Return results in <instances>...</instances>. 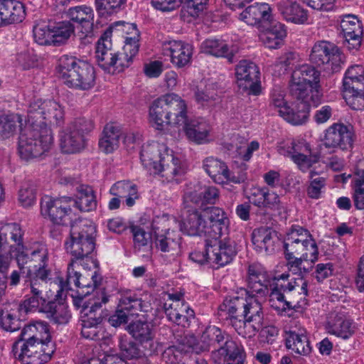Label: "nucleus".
Segmentation results:
<instances>
[{
    "label": "nucleus",
    "instance_id": "nucleus-34",
    "mask_svg": "<svg viewBox=\"0 0 364 364\" xmlns=\"http://www.w3.org/2000/svg\"><path fill=\"white\" fill-rule=\"evenodd\" d=\"M86 143V139L76 134L68 127L59 134V145L63 153L76 154L80 152L85 148Z\"/></svg>",
    "mask_w": 364,
    "mask_h": 364
},
{
    "label": "nucleus",
    "instance_id": "nucleus-14",
    "mask_svg": "<svg viewBox=\"0 0 364 364\" xmlns=\"http://www.w3.org/2000/svg\"><path fill=\"white\" fill-rule=\"evenodd\" d=\"M163 305L168 320L183 327H188L195 317L194 311L183 299L182 294H165Z\"/></svg>",
    "mask_w": 364,
    "mask_h": 364
},
{
    "label": "nucleus",
    "instance_id": "nucleus-26",
    "mask_svg": "<svg viewBox=\"0 0 364 364\" xmlns=\"http://www.w3.org/2000/svg\"><path fill=\"white\" fill-rule=\"evenodd\" d=\"M203 168L210 177L215 181L218 176L219 180L230 182H245L247 179L246 173H242L237 177L231 176V173L226 164L214 157H208L203 161Z\"/></svg>",
    "mask_w": 364,
    "mask_h": 364
},
{
    "label": "nucleus",
    "instance_id": "nucleus-31",
    "mask_svg": "<svg viewBox=\"0 0 364 364\" xmlns=\"http://www.w3.org/2000/svg\"><path fill=\"white\" fill-rule=\"evenodd\" d=\"M246 302L247 296L226 297L219 306V314L221 316H225L231 326L233 323V320H241L244 316Z\"/></svg>",
    "mask_w": 364,
    "mask_h": 364
},
{
    "label": "nucleus",
    "instance_id": "nucleus-40",
    "mask_svg": "<svg viewBox=\"0 0 364 364\" xmlns=\"http://www.w3.org/2000/svg\"><path fill=\"white\" fill-rule=\"evenodd\" d=\"M118 308L125 310L131 316L138 315L140 311H145L146 304L141 297L129 289L120 290L118 292Z\"/></svg>",
    "mask_w": 364,
    "mask_h": 364
},
{
    "label": "nucleus",
    "instance_id": "nucleus-23",
    "mask_svg": "<svg viewBox=\"0 0 364 364\" xmlns=\"http://www.w3.org/2000/svg\"><path fill=\"white\" fill-rule=\"evenodd\" d=\"M345 38V45L349 49H358L363 38V23L355 15L347 14L343 16L341 24Z\"/></svg>",
    "mask_w": 364,
    "mask_h": 364
},
{
    "label": "nucleus",
    "instance_id": "nucleus-58",
    "mask_svg": "<svg viewBox=\"0 0 364 364\" xmlns=\"http://www.w3.org/2000/svg\"><path fill=\"white\" fill-rule=\"evenodd\" d=\"M118 346L120 354L124 359H136L141 356L142 353L137 344L127 336L119 337Z\"/></svg>",
    "mask_w": 364,
    "mask_h": 364
},
{
    "label": "nucleus",
    "instance_id": "nucleus-61",
    "mask_svg": "<svg viewBox=\"0 0 364 364\" xmlns=\"http://www.w3.org/2000/svg\"><path fill=\"white\" fill-rule=\"evenodd\" d=\"M130 230L133 235L135 251L151 247V245H149L151 236L142 228L138 225H132Z\"/></svg>",
    "mask_w": 364,
    "mask_h": 364
},
{
    "label": "nucleus",
    "instance_id": "nucleus-11",
    "mask_svg": "<svg viewBox=\"0 0 364 364\" xmlns=\"http://www.w3.org/2000/svg\"><path fill=\"white\" fill-rule=\"evenodd\" d=\"M284 91L276 87L271 94L270 106L277 110L282 117L295 124H301L309 117L310 104L302 100H296L292 107H289L284 99Z\"/></svg>",
    "mask_w": 364,
    "mask_h": 364
},
{
    "label": "nucleus",
    "instance_id": "nucleus-52",
    "mask_svg": "<svg viewBox=\"0 0 364 364\" xmlns=\"http://www.w3.org/2000/svg\"><path fill=\"white\" fill-rule=\"evenodd\" d=\"M231 326L238 335L243 338H250L262 328L264 323L241 318V320H233V323Z\"/></svg>",
    "mask_w": 364,
    "mask_h": 364
},
{
    "label": "nucleus",
    "instance_id": "nucleus-59",
    "mask_svg": "<svg viewBox=\"0 0 364 364\" xmlns=\"http://www.w3.org/2000/svg\"><path fill=\"white\" fill-rule=\"evenodd\" d=\"M127 0H95L97 11L101 16H111L123 9Z\"/></svg>",
    "mask_w": 364,
    "mask_h": 364
},
{
    "label": "nucleus",
    "instance_id": "nucleus-4",
    "mask_svg": "<svg viewBox=\"0 0 364 364\" xmlns=\"http://www.w3.org/2000/svg\"><path fill=\"white\" fill-rule=\"evenodd\" d=\"M321 73L309 64L296 67L291 74L290 94L296 100L317 106L323 97Z\"/></svg>",
    "mask_w": 364,
    "mask_h": 364
},
{
    "label": "nucleus",
    "instance_id": "nucleus-62",
    "mask_svg": "<svg viewBox=\"0 0 364 364\" xmlns=\"http://www.w3.org/2000/svg\"><path fill=\"white\" fill-rule=\"evenodd\" d=\"M48 260L47 250L43 247L31 252V266L27 267V276L31 277L36 268L46 267Z\"/></svg>",
    "mask_w": 364,
    "mask_h": 364
},
{
    "label": "nucleus",
    "instance_id": "nucleus-28",
    "mask_svg": "<svg viewBox=\"0 0 364 364\" xmlns=\"http://www.w3.org/2000/svg\"><path fill=\"white\" fill-rule=\"evenodd\" d=\"M26 17L24 4L17 0H0V26L21 22Z\"/></svg>",
    "mask_w": 364,
    "mask_h": 364
},
{
    "label": "nucleus",
    "instance_id": "nucleus-60",
    "mask_svg": "<svg viewBox=\"0 0 364 364\" xmlns=\"http://www.w3.org/2000/svg\"><path fill=\"white\" fill-rule=\"evenodd\" d=\"M228 232V221H221L216 223L208 224L206 222L203 235L207 237L206 242L212 240L213 242L221 240L223 235Z\"/></svg>",
    "mask_w": 364,
    "mask_h": 364
},
{
    "label": "nucleus",
    "instance_id": "nucleus-39",
    "mask_svg": "<svg viewBox=\"0 0 364 364\" xmlns=\"http://www.w3.org/2000/svg\"><path fill=\"white\" fill-rule=\"evenodd\" d=\"M343 92L356 93L364 92V67L360 65L349 68L343 77Z\"/></svg>",
    "mask_w": 364,
    "mask_h": 364
},
{
    "label": "nucleus",
    "instance_id": "nucleus-47",
    "mask_svg": "<svg viewBox=\"0 0 364 364\" xmlns=\"http://www.w3.org/2000/svg\"><path fill=\"white\" fill-rule=\"evenodd\" d=\"M21 125V115L0 112V139H6L14 136Z\"/></svg>",
    "mask_w": 364,
    "mask_h": 364
},
{
    "label": "nucleus",
    "instance_id": "nucleus-43",
    "mask_svg": "<svg viewBox=\"0 0 364 364\" xmlns=\"http://www.w3.org/2000/svg\"><path fill=\"white\" fill-rule=\"evenodd\" d=\"M76 207L82 212H89L96 209V195L92 186L87 183H78L75 195Z\"/></svg>",
    "mask_w": 364,
    "mask_h": 364
},
{
    "label": "nucleus",
    "instance_id": "nucleus-48",
    "mask_svg": "<svg viewBox=\"0 0 364 364\" xmlns=\"http://www.w3.org/2000/svg\"><path fill=\"white\" fill-rule=\"evenodd\" d=\"M219 191L215 186H207L199 193L197 192H190L185 195V198L187 200L201 208L208 204H215L219 199Z\"/></svg>",
    "mask_w": 364,
    "mask_h": 364
},
{
    "label": "nucleus",
    "instance_id": "nucleus-55",
    "mask_svg": "<svg viewBox=\"0 0 364 364\" xmlns=\"http://www.w3.org/2000/svg\"><path fill=\"white\" fill-rule=\"evenodd\" d=\"M109 301V296L104 290H97L92 298L87 302L83 304V311L85 316H94L98 315L97 311L101 309L102 304Z\"/></svg>",
    "mask_w": 364,
    "mask_h": 364
},
{
    "label": "nucleus",
    "instance_id": "nucleus-57",
    "mask_svg": "<svg viewBox=\"0 0 364 364\" xmlns=\"http://www.w3.org/2000/svg\"><path fill=\"white\" fill-rule=\"evenodd\" d=\"M246 304L242 318L264 323V314L262 305L258 299L253 296H247Z\"/></svg>",
    "mask_w": 364,
    "mask_h": 364
},
{
    "label": "nucleus",
    "instance_id": "nucleus-6",
    "mask_svg": "<svg viewBox=\"0 0 364 364\" xmlns=\"http://www.w3.org/2000/svg\"><path fill=\"white\" fill-rule=\"evenodd\" d=\"M187 105L179 95L170 93L155 100L149 109V115L153 127L158 130L171 123L177 126L184 123Z\"/></svg>",
    "mask_w": 364,
    "mask_h": 364
},
{
    "label": "nucleus",
    "instance_id": "nucleus-45",
    "mask_svg": "<svg viewBox=\"0 0 364 364\" xmlns=\"http://www.w3.org/2000/svg\"><path fill=\"white\" fill-rule=\"evenodd\" d=\"M326 328L329 333L343 339L350 338L354 333L352 323L346 320L342 314L335 312L331 314Z\"/></svg>",
    "mask_w": 364,
    "mask_h": 364
},
{
    "label": "nucleus",
    "instance_id": "nucleus-63",
    "mask_svg": "<svg viewBox=\"0 0 364 364\" xmlns=\"http://www.w3.org/2000/svg\"><path fill=\"white\" fill-rule=\"evenodd\" d=\"M267 187H260L257 183H245L244 193L249 200L256 206L262 204Z\"/></svg>",
    "mask_w": 364,
    "mask_h": 364
},
{
    "label": "nucleus",
    "instance_id": "nucleus-36",
    "mask_svg": "<svg viewBox=\"0 0 364 364\" xmlns=\"http://www.w3.org/2000/svg\"><path fill=\"white\" fill-rule=\"evenodd\" d=\"M128 332L141 346H153L155 331L153 325L147 321H137L128 326Z\"/></svg>",
    "mask_w": 364,
    "mask_h": 364
},
{
    "label": "nucleus",
    "instance_id": "nucleus-19",
    "mask_svg": "<svg viewBox=\"0 0 364 364\" xmlns=\"http://www.w3.org/2000/svg\"><path fill=\"white\" fill-rule=\"evenodd\" d=\"M154 244L160 255L167 262L174 260L181 252V238L173 231L166 230L164 233L154 232Z\"/></svg>",
    "mask_w": 364,
    "mask_h": 364
},
{
    "label": "nucleus",
    "instance_id": "nucleus-29",
    "mask_svg": "<svg viewBox=\"0 0 364 364\" xmlns=\"http://www.w3.org/2000/svg\"><path fill=\"white\" fill-rule=\"evenodd\" d=\"M272 9L268 4L255 3L247 7L240 14V19L251 26H263L272 20Z\"/></svg>",
    "mask_w": 364,
    "mask_h": 364
},
{
    "label": "nucleus",
    "instance_id": "nucleus-9",
    "mask_svg": "<svg viewBox=\"0 0 364 364\" xmlns=\"http://www.w3.org/2000/svg\"><path fill=\"white\" fill-rule=\"evenodd\" d=\"M92 264V266H94ZM92 264L87 265L85 262H78L77 260H70L68 265L67 279L64 282L59 280V289L57 291L56 296H61L64 291L71 289L70 283L73 282L78 288L77 296L80 299L89 295L101 284L102 277L96 271L90 270Z\"/></svg>",
    "mask_w": 364,
    "mask_h": 364
},
{
    "label": "nucleus",
    "instance_id": "nucleus-38",
    "mask_svg": "<svg viewBox=\"0 0 364 364\" xmlns=\"http://www.w3.org/2000/svg\"><path fill=\"white\" fill-rule=\"evenodd\" d=\"M284 248L285 256H300L306 259H318V249L314 240H309L306 243H284Z\"/></svg>",
    "mask_w": 364,
    "mask_h": 364
},
{
    "label": "nucleus",
    "instance_id": "nucleus-8",
    "mask_svg": "<svg viewBox=\"0 0 364 364\" xmlns=\"http://www.w3.org/2000/svg\"><path fill=\"white\" fill-rule=\"evenodd\" d=\"M53 145V136L49 127L39 128L27 121L24 129H21L18 137V153L25 160L40 157L48 152Z\"/></svg>",
    "mask_w": 364,
    "mask_h": 364
},
{
    "label": "nucleus",
    "instance_id": "nucleus-41",
    "mask_svg": "<svg viewBox=\"0 0 364 364\" xmlns=\"http://www.w3.org/2000/svg\"><path fill=\"white\" fill-rule=\"evenodd\" d=\"M20 339L36 343L52 342L48 323L41 321L24 326Z\"/></svg>",
    "mask_w": 364,
    "mask_h": 364
},
{
    "label": "nucleus",
    "instance_id": "nucleus-30",
    "mask_svg": "<svg viewBox=\"0 0 364 364\" xmlns=\"http://www.w3.org/2000/svg\"><path fill=\"white\" fill-rule=\"evenodd\" d=\"M178 127H182L186 135L191 141L197 144L205 143L208 141L210 125L202 119H190L187 113L186 114V120L184 123L179 124Z\"/></svg>",
    "mask_w": 364,
    "mask_h": 364
},
{
    "label": "nucleus",
    "instance_id": "nucleus-22",
    "mask_svg": "<svg viewBox=\"0 0 364 364\" xmlns=\"http://www.w3.org/2000/svg\"><path fill=\"white\" fill-rule=\"evenodd\" d=\"M353 142L352 129L343 124H334L326 130L324 138L326 147L346 150L352 147Z\"/></svg>",
    "mask_w": 364,
    "mask_h": 364
},
{
    "label": "nucleus",
    "instance_id": "nucleus-35",
    "mask_svg": "<svg viewBox=\"0 0 364 364\" xmlns=\"http://www.w3.org/2000/svg\"><path fill=\"white\" fill-rule=\"evenodd\" d=\"M277 6L280 14L287 21L302 24L308 19L307 11L296 1L281 0Z\"/></svg>",
    "mask_w": 364,
    "mask_h": 364
},
{
    "label": "nucleus",
    "instance_id": "nucleus-18",
    "mask_svg": "<svg viewBox=\"0 0 364 364\" xmlns=\"http://www.w3.org/2000/svg\"><path fill=\"white\" fill-rule=\"evenodd\" d=\"M218 350H212L210 359L214 364H243L246 353L243 346L231 337Z\"/></svg>",
    "mask_w": 364,
    "mask_h": 364
},
{
    "label": "nucleus",
    "instance_id": "nucleus-24",
    "mask_svg": "<svg viewBox=\"0 0 364 364\" xmlns=\"http://www.w3.org/2000/svg\"><path fill=\"white\" fill-rule=\"evenodd\" d=\"M23 232L20 225L13 223L0 225V253L11 255L16 247H22Z\"/></svg>",
    "mask_w": 364,
    "mask_h": 364
},
{
    "label": "nucleus",
    "instance_id": "nucleus-37",
    "mask_svg": "<svg viewBox=\"0 0 364 364\" xmlns=\"http://www.w3.org/2000/svg\"><path fill=\"white\" fill-rule=\"evenodd\" d=\"M286 346L296 354L306 356L311 352V346L306 331H289L286 332Z\"/></svg>",
    "mask_w": 364,
    "mask_h": 364
},
{
    "label": "nucleus",
    "instance_id": "nucleus-12",
    "mask_svg": "<svg viewBox=\"0 0 364 364\" xmlns=\"http://www.w3.org/2000/svg\"><path fill=\"white\" fill-rule=\"evenodd\" d=\"M53 342L36 343L19 339L12 348V352L23 364H42L50 360L55 352Z\"/></svg>",
    "mask_w": 364,
    "mask_h": 364
},
{
    "label": "nucleus",
    "instance_id": "nucleus-42",
    "mask_svg": "<svg viewBox=\"0 0 364 364\" xmlns=\"http://www.w3.org/2000/svg\"><path fill=\"white\" fill-rule=\"evenodd\" d=\"M43 312L50 322L55 324H65L71 318L67 304L58 299L48 301L43 307Z\"/></svg>",
    "mask_w": 364,
    "mask_h": 364
},
{
    "label": "nucleus",
    "instance_id": "nucleus-3",
    "mask_svg": "<svg viewBox=\"0 0 364 364\" xmlns=\"http://www.w3.org/2000/svg\"><path fill=\"white\" fill-rule=\"evenodd\" d=\"M164 144L152 143L144 145L140 152L142 164L153 174H161L166 179L175 178L176 181L186 172V168L181 166L180 160L176 158Z\"/></svg>",
    "mask_w": 364,
    "mask_h": 364
},
{
    "label": "nucleus",
    "instance_id": "nucleus-5",
    "mask_svg": "<svg viewBox=\"0 0 364 364\" xmlns=\"http://www.w3.org/2000/svg\"><path fill=\"white\" fill-rule=\"evenodd\" d=\"M95 226L87 220H76L71 225L70 240L65 243L66 250L73 257L71 260L85 262L87 267L94 264L91 255L95 249Z\"/></svg>",
    "mask_w": 364,
    "mask_h": 364
},
{
    "label": "nucleus",
    "instance_id": "nucleus-56",
    "mask_svg": "<svg viewBox=\"0 0 364 364\" xmlns=\"http://www.w3.org/2000/svg\"><path fill=\"white\" fill-rule=\"evenodd\" d=\"M289 271L299 274L300 277L309 272L316 260L303 259L300 256H285Z\"/></svg>",
    "mask_w": 364,
    "mask_h": 364
},
{
    "label": "nucleus",
    "instance_id": "nucleus-51",
    "mask_svg": "<svg viewBox=\"0 0 364 364\" xmlns=\"http://www.w3.org/2000/svg\"><path fill=\"white\" fill-rule=\"evenodd\" d=\"M22 312L16 308H11L8 309L7 307L3 309L0 314V325L4 330L7 331H16L21 328V320L19 314Z\"/></svg>",
    "mask_w": 364,
    "mask_h": 364
},
{
    "label": "nucleus",
    "instance_id": "nucleus-17",
    "mask_svg": "<svg viewBox=\"0 0 364 364\" xmlns=\"http://www.w3.org/2000/svg\"><path fill=\"white\" fill-rule=\"evenodd\" d=\"M72 200L73 198L68 196L46 198L41 202V213L44 217H48L54 224L64 225L72 212L70 205Z\"/></svg>",
    "mask_w": 364,
    "mask_h": 364
},
{
    "label": "nucleus",
    "instance_id": "nucleus-10",
    "mask_svg": "<svg viewBox=\"0 0 364 364\" xmlns=\"http://www.w3.org/2000/svg\"><path fill=\"white\" fill-rule=\"evenodd\" d=\"M27 121L39 128L60 127L65 121L63 107L54 100H35L29 105Z\"/></svg>",
    "mask_w": 364,
    "mask_h": 364
},
{
    "label": "nucleus",
    "instance_id": "nucleus-16",
    "mask_svg": "<svg viewBox=\"0 0 364 364\" xmlns=\"http://www.w3.org/2000/svg\"><path fill=\"white\" fill-rule=\"evenodd\" d=\"M238 87L255 95L260 93L259 71L257 65L250 60L240 61L235 68Z\"/></svg>",
    "mask_w": 364,
    "mask_h": 364
},
{
    "label": "nucleus",
    "instance_id": "nucleus-53",
    "mask_svg": "<svg viewBox=\"0 0 364 364\" xmlns=\"http://www.w3.org/2000/svg\"><path fill=\"white\" fill-rule=\"evenodd\" d=\"M196 102L203 107L213 106L219 99L217 91L213 85H207L197 87L194 92Z\"/></svg>",
    "mask_w": 364,
    "mask_h": 364
},
{
    "label": "nucleus",
    "instance_id": "nucleus-20",
    "mask_svg": "<svg viewBox=\"0 0 364 364\" xmlns=\"http://www.w3.org/2000/svg\"><path fill=\"white\" fill-rule=\"evenodd\" d=\"M237 251L234 241L225 237L219 241L212 240L207 242V255L209 262L215 263L218 267L229 264L236 255Z\"/></svg>",
    "mask_w": 364,
    "mask_h": 364
},
{
    "label": "nucleus",
    "instance_id": "nucleus-27",
    "mask_svg": "<svg viewBox=\"0 0 364 364\" xmlns=\"http://www.w3.org/2000/svg\"><path fill=\"white\" fill-rule=\"evenodd\" d=\"M252 241L256 249L259 251L264 250L267 254H272L280 243L277 232L265 226L253 230Z\"/></svg>",
    "mask_w": 364,
    "mask_h": 364
},
{
    "label": "nucleus",
    "instance_id": "nucleus-33",
    "mask_svg": "<svg viewBox=\"0 0 364 364\" xmlns=\"http://www.w3.org/2000/svg\"><path fill=\"white\" fill-rule=\"evenodd\" d=\"M164 46V50L170 53L171 63L177 68H183L190 63L193 54L191 45L173 41L166 43Z\"/></svg>",
    "mask_w": 364,
    "mask_h": 364
},
{
    "label": "nucleus",
    "instance_id": "nucleus-64",
    "mask_svg": "<svg viewBox=\"0 0 364 364\" xmlns=\"http://www.w3.org/2000/svg\"><path fill=\"white\" fill-rule=\"evenodd\" d=\"M68 127L78 135L82 136L84 139H86V136L94 129L95 124L91 119L79 117L75 119L69 124Z\"/></svg>",
    "mask_w": 364,
    "mask_h": 364
},
{
    "label": "nucleus",
    "instance_id": "nucleus-7",
    "mask_svg": "<svg viewBox=\"0 0 364 364\" xmlns=\"http://www.w3.org/2000/svg\"><path fill=\"white\" fill-rule=\"evenodd\" d=\"M57 69L59 77L69 87L89 90L95 84L94 67L75 57L68 55L61 56Z\"/></svg>",
    "mask_w": 364,
    "mask_h": 364
},
{
    "label": "nucleus",
    "instance_id": "nucleus-1",
    "mask_svg": "<svg viewBox=\"0 0 364 364\" xmlns=\"http://www.w3.org/2000/svg\"><path fill=\"white\" fill-rule=\"evenodd\" d=\"M112 28L106 29L96 45L95 58L100 68L109 73H120L128 68L138 53L139 44L136 38H127L122 50L113 46L111 37Z\"/></svg>",
    "mask_w": 364,
    "mask_h": 364
},
{
    "label": "nucleus",
    "instance_id": "nucleus-54",
    "mask_svg": "<svg viewBox=\"0 0 364 364\" xmlns=\"http://www.w3.org/2000/svg\"><path fill=\"white\" fill-rule=\"evenodd\" d=\"M102 313H99V315L95 314L94 316H89L85 315V318L82 320V336L87 339H98V325L102 322Z\"/></svg>",
    "mask_w": 364,
    "mask_h": 364
},
{
    "label": "nucleus",
    "instance_id": "nucleus-25",
    "mask_svg": "<svg viewBox=\"0 0 364 364\" xmlns=\"http://www.w3.org/2000/svg\"><path fill=\"white\" fill-rule=\"evenodd\" d=\"M291 150L289 151L291 154V159L303 171L318 161L319 155L311 152L310 145L306 141H293L291 142Z\"/></svg>",
    "mask_w": 364,
    "mask_h": 364
},
{
    "label": "nucleus",
    "instance_id": "nucleus-46",
    "mask_svg": "<svg viewBox=\"0 0 364 364\" xmlns=\"http://www.w3.org/2000/svg\"><path fill=\"white\" fill-rule=\"evenodd\" d=\"M205 224L203 213L198 210H188L183 221L182 229L189 235L201 236L203 235Z\"/></svg>",
    "mask_w": 364,
    "mask_h": 364
},
{
    "label": "nucleus",
    "instance_id": "nucleus-50",
    "mask_svg": "<svg viewBox=\"0 0 364 364\" xmlns=\"http://www.w3.org/2000/svg\"><path fill=\"white\" fill-rule=\"evenodd\" d=\"M51 27L55 46L65 44L75 35V26L70 21H59Z\"/></svg>",
    "mask_w": 364,
    "mask_h": 364
},
{
    "label": "nucleus",
    "instance_id": "nucleus-32",
    "mask_svg": "<svg viewBox=\"0 0 364 364\" xmlns=\"http://www.w3.org/2000/svg\"><path fill=\"white\" fill-rule=\"evenodd\" d=\"M203 53L217 58H225L230 63L235 61L238 49L235 46H229L223 41L218 39H206L201 44Z\"/></svg>",
    "mask_w": 364,
    "mask_h": 364
},
{
    "label": "nucleus",
    "instance_id": "nucleus-13",
    "mask_svg": "<svg viewBox=\"0 0 364 364\" xmlns=\"http://www.w3.org/2000/svg\"><path fill=\"white\" fill-rule=\"evenodd\" d=\"M309 60L317 66H325V70L336 73L341 68V56L338 48L333 43L317 41L311 48Z\"/></svg>",
    "mask_w": 364,
    "mask_h": 364
},
{
    "label": "nucleus",
    "instance_id": "nucleus-49",
    "mask_svg": "<svg viewBox=\"0 0 364 364\" xmlns=\"http://www.w3.org/2000/svg\"><path fill=\"white\" fill-rule=\"evenodd\" d=\"M188 335L178 340V345L168 347L162 353V359L169 364H176L181 361L183 353L192 350V347L187 343Z\"/></svg>",
    "mask_w": 364,
    "mask_h": 364
},
{
    "label": "nucleus",
    "instance_id": "nucleus-21",
    "mask_svg": "<svg viewBox=\"0 0 364 364\" xmlns=\"http://www.w3.org/2000/svg\"><path fill=\"white\" fill-rule=\"evenodd\" d=\"M70 22L77 23V28L81 33V39H87L92 36L95 14L93 9L85 5L70 8L66 12Z\"/></svg>",
    "mask_w": 364,
    "mask_h": 364
},
{
    "label": "nucleus",
    "instance_id": "nucleus-15",
    "mask_svg": "<svg viewBox=\"0 0 364 364\" xmlns=\"http://www.w3.org/2000/svg\"><path fill=\"white\" fill-rule=\"evenodd\" d=\"M230 336L225 331L215 326H209L203 331L197 341L193 335H188L187 343L196 353L218 350Z\"/></svg>",
    "mask_w": 364,
    "mask_h": 364
},
{
    "label": "nucleus",
    "instance_id": "nucleus-44",
    "mask_svg": "<svg viewBox=\"0 0 364 364\" xmlns=\"http://www.w3.org/2000/svg\"><path fill=\"white\" fill-rule=\"evenodd\" d=\"M122 131L119 127L114 123L105 125L99 140V147L105 153L113 152L119 146Z\"/></svg>",
    "mask_w": 364,
    "mask_h": 364
},
{
    "label": "nucleus",
    "instance_id": "nucleus-2",
    "mask_svg": "<svg viewBox=\"0 0 364 364\" xmlns=\"http://www.w3.org/2000/svg\"><path fill=\"white\" fill-rule=\"evenodd\" d=\"M289 277V274L286 273L274 277L269 301L275 309H292L301 306L306 301L308 282L303 277L291 279Z\"/></svg>",
    "mask_w": 364,
    "mask_h": 364
}]
</instances>
